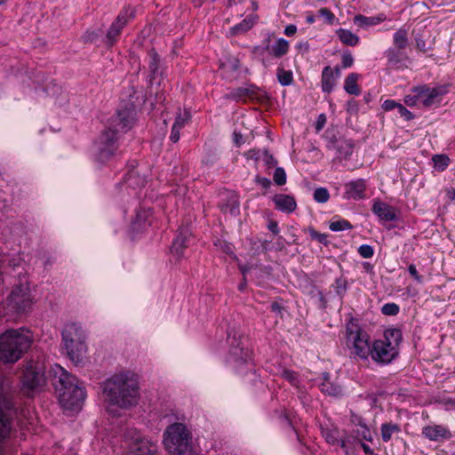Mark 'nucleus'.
I'll return each mask as SVG.
<instances>
[{"instance_id":"7","label":"nucleus","mask_w":455,"mask_h":455,"mask_svg":"<svg viewBox=\"0 0 455 455\" xmlns=\"http://www.w3.org/2000/svg\"><path fill=\"white\" fill-rule=\"evenodd\" d=\"M117 131L113 129L105 130L94 144L95 158L100 163L108 161L116 152Z\"/></svg>"},{"instance_id":"49","label":"nucleus","mask_w":455,"mask_h":455,"mask_svg":"<svg viewBox=\"0 0 455 455\" xmlns=\"http://www.w3.org/2000/svg\"><path fill=\"white\" fill-rule=\"evenodd\" d=\"M357 435L360 436L363 440L368 442H372L373 440L372 433L367 425L360 427V429L357 430Z\"/></svg>"},{"instance_id":"23","label":"nucleus","mask_w":455,"mask_h":455,"mask_svg":"<svg viewBox=\"0 0 455 455\" xmlns=\"http://www.w3.org/2000/svg\"><path fill=\"white\" fill-rule=\"evenodd\" d=\"M221 212H228L235 216L239 212V202L237 196L234 193H228L219 204Z\"/></svg>"},{"instance_id":"59","label":"nucleus","mask_w":455,"mask_h":455,"mask_svg":"<svg viewBox=\"0 0 455 455\" xmlns=\"http://www.w3.org/2000/svg\"><path fill=\"white\" fill-rule=\"evenodd\" d=\"M398 105V102L395 101L394 100H387L382 104V108L385 111H391L394 109H396Z\"/></svg>"},{"instance_id":"16","label":"nucleus","mask_w":455,"mask_h":455,"mask_svg":"<svg viewBox=\"0 0 455 455\" xmlns=\"http://www.w3.org/2000/svg\"><path fill=\"white\" fill-rule=\"evenodd\" d=\"M387 58V66L394 69H403L407 68L409 57L404 50L390 47L384 52Z\"/></svg>"},{"instance_id":"48","label":"nucleus","mask_w":455,"mask_h":455,"mask_svg":"<svg viewBox=\"0 0 455 455\" xmlns=\"http://www.w3.org/2000/svg\"><path fill=\"white\" fill-rule=\"evenodd\" d=\"M334 287H335V291H336L337 294L339 296L342 297L347 289V281L343 278H338L335 281Z\"/></svg>"},{"instance_id":"46","label":"nucleus","mask_w":455,"mask_h":455,"mask_svg":"<svg viewBox=\"0 0 455 455\" xmlns=\"http://www.w3.org/2000/svg\"><path fill=\"white\" fill-rule=\"evenodd\" d=\"M308 234L312 239L318 241L320 243H323L324 245L328 243V235L326 234L319 233L314 228H309Z\"/></svg>"},{"instance_id":"37","label":"nucleus","mask_w":455,"mask_h":455,"mask_svg":"<svg viewBox=\"0 0 455 455\" xmlns=\"http://www.w3.org/2000/svg\"><path fill=\"white\" fill-rule=\"evenodd\" d=\"M10 431V419L4 411L0 410V442L9 435Z\"/></svg>"},{"instance_id":"44","label":"nucleus","mask_w":455,"mask_h":455,"mask_svg":"<svg viewBox=\"0 0 455 455\" xmlns=\"http://www.w3.org/2000/svg\"><path fill=\"white\" fill-rule=\"evenodd\" d=\"M381 312L386 315H396L399 313V306L395 303H386L383 305Z\"/></svg>"},{"instance_id":"28","label":"nucleus","mask_w":455,"mask_h":455,"mask_svg":"<svg viewBox=\"0 0 455 455\" xmlns=\"http://www.w3.org/2000/svg\"><path fill=\"white\" fill-rule=\"evenodd\" d=\"M125 183L133 189L140 188L145 186L147 180L145 176H141L138 171L131 170L125 177Z\"/></svg>"},{"instance_id":"62","label":"nucleus","mask_w":455,"mask_h":455,"mask_svg":"<svg viewBox=\"0 0 455 455\" xmlns=\"http://www.w3.org/2000/svg\"><path fill=\"white\" fill-rule=\"evenodd\" d=\"M255 181L264 188H268L271 185L270 180L265 177L257 176Z\"/></svg>"},{"instance_id":"40","label":"nucleus","mask_w":455,"mask_h":455,"mask_svg":"<svg viewBox=\"0 0 455 455\" xmlns=\"http://www.w3.org/2000/svg\"><path fill=\"white\" fill-rule=\"evenodd\" d=\"M329 228L333 232H339L351 229L352 225L346 220H339L336 221H331L330 223Z\"/></svg>"},{"instance_id":"13","label":"nucleus","mask_w":455,"mask_h":455,"mask_svg":"<svg viewBox=\"0 0 455 455\" xmlns=\"http://www.w3.org/2000/svg\"><path fill=\"white\" fill-rule=\"evenodd\" d=\"M421 435L424 438L435 443H443L452 437V434L447 427L436 424L424 427Z\"/></svg>"},{"instance_id":"30","label":"nucleus","mask_w":455,"mask_h":455,"mask_svg":"<svg viewBox=\"0 0 455 455\" xmlns=\"http://www.w3.org/2000/svg\"><path fill=\"white\" fill-rule=\"evenodd\" d=\"M339 39L347 45L355 46L359 43V36L352 31L345 28H339L336 31Z\"/></svg>"},{"instance_id":"47","label":"nucleus","mask_w":455,"mask_h":455,"mask_svg":"<svg viewBox=\"0 0 455 455\" xmlns=\"http://www.w3.org/2000/svg\"><path fill=\"white\" fill-rule=\"evenodd\" d=\"M418 92H411V94L406 95L403 99L404 103L409 107H413L420 103V98Z\"/></svg>"},{"instance_id":"3","label":"nucleus","mask_w":455,"mask_h":455,"mask_svg":"<svg viewBox=\"0 0 455 455\" xmlns=\"http://www.w3.org/2000/svg\"><path fill=\"white\" fill-rule=\"evenodd\" d=\"M33 342L31 331L25 328L10 329L0 335V359L15 363L26 353Z\"/></svg>"},{"instance_id":"12","label":"nucleus","mask_w":455,"mask_h":455,"mask_svg":"<svg viewBox=\"0 0 455 455\" xmlns=\"http://www.w3.org/2000/svg\"><path fill=\"white\" fill-rule=\"evenodd\" d=\"M134 16V11L132 8H124L116 17V20L110 26L108 34H107V44L112 45L117 36L120 35V32L126 25L128 20Z\"/></svg>"},{"instance_id":"54","label":"nucleus","mask_w":455,"mask_h":455,"mask_svg":"<svg viewBox=\"0 0 455 455\" xmlns=\"http://www.w3.org/2000/svg\"><path fill=\"white\" fill-rule=\"evenodd\" d=\"M318 14H319V16L324 18L329 24H331L335 18L332 12L326 7H323V8L319 9Z\"/></svg>"},{"instance_id":"20","label":"nucleus","mask_w":455,"mask_h":455,"mask_svg":"<svg viewBox=\"0 0 455 455\" xmlns=\"http://www.w3.org/2000/svg\"><path fill=\"white\" fill-rule=\"evenodd\" d=\"M346 197L347 199L360 200L364 198V192L366 189L365 180L358 179L352 180L345 185Z\"/></svg>"},{"instance_id":"26","label":"nucleus","mask_w":455,"mask_h":455,"mask_svg":"<svg viewBox=\"0 0 455 455\" xmlns=\"http://www.w3.org/2000/svg\"><path fill=\"white\" fill-rule=\"evenodd\" d=\"M387 20L385 14L380 13L377 16H363V15H356L354 19V22L360 28H369L371 26L378 25Z\"/></svg>"},{"instance_id":"25","label":"nucleus","mask_w":455,"mask_h":455,"mask_svg":"<svg viewBox=\"0 0 455 455\" xmlns=\"http://www.w3.org/2000/svg\"><path fill=\"white\" fill-rule=\"evenodd\" d=\"M323 380L320 384V388L323 393L332 396H339L343 395L342 387L339 384L331 382L328 373H323Z\"/></svg>"},{"instance_id":"22","label":"nucleus","mask_w":455,"mask_h":455,"mask_svg":"<svg viewBox=\"0 0 455 455\" xmlns=\"http://www.w3.org/2000/svg\"><path fill=\"white\" fill-rule=\"evenodd\" d=\"M372 212L383 221H392L396 219L395 209L381 201L373 204Z\"/></svg>"},{"instance_id":"60","label":"nucleus","mask_w":455,"mask_h":455,"mask_svg":"<svg viewBox=\"0 0 455 455\" xmlns=\"http://www.w3.org/2000/svg\"><path fill=\"white\" fill-rule=\"evenodd\" d=\"M408 271L410 275L418 282L422 283V276L419 275L416 267L414 265H410L408 267Z\"/></svg>"},{"instance_id":"14","label":"nucleus","mask_w":455,"mask_h":455,"mask_svg":"<svg viewBox=\"0 0 455 455\" xmlns=\"http://www.w3.org/2000/svg\"><path fill=\"white\" fill-rule=\"evenodd\" d=\"M411 92H419L418 95L423 107H431L445 92L441 87H429L426 84L414 86Z\"/></svg>"},{"instance_id":"29","label":"nucleus","mask_w":455,"mask_h":455,"mask_svg":"<svg viewBox=\"0 0 455 455\" xmlns=\"http://www.w3.org/2000/svg\"><path fill=\"white\" fill-rule=\"evenodd\" d=\"M335 76L331 67H325L322 73V90L331 92L335 86Z\"/></svg>"},{"instance_id":"64","label":"nucleus","mask_w":455,"mask_h":455,"mask_svg":"<svg viewBox=\"0 0 455 455\" xmlns=\"http://www.w3.org/2000/svg\"><path fill=\"white\" fill-rule=\"evenodd\" d=\"M360 445L366 455H376L373 450L368 444L360 441Z\"/></svg>"},{"instance_id":"4","label":"nucleus","mask_w":455,"mask_h":455,"mask_svg":"<svg viewBox=\"0 0 455 455\" xmlns=\"http://www.w3.org/2000/svg\"><path fill=\"white\" fill-rule=\"evenodd\" d=\"M191 433L183 423L170 425L164 434V443L170 455H191Z\"/></svg>"},{"instance_id":"24","label":"nucleus","mask_w":455,"mask_h":455,"mask_svg":"<svg viewBox=\"0 0 455 455\" xmlns=\"http://www.w3.org/2000/svg\"><path fill=\"white\" fill-rule=\"evenodd\" d=\"M275 208L283 212H291L296 209V201L289 195H275L273 197Z\"/></svg>"},{"instance_id":"10","label":"nucleus","mask_w":455,"mask_h":455,"mask_svg":"<svg viewBox=\"0 0 455 455\" xmlns=\"http://www.w3.org/2000/svg\"><path fill=\"white\" fill-rule=\"evenodd\" d=\"M347 339L355 356L364 360L369 357L371 345L369 343V335L366 331L357 326L347 328Z\"/></svg>"},{"instance_id":"33","label":"nucleus","mask_w":455,"mask_h":455,"mask_svg":"<svg viewBox=\"0 0 455 455\" xmlns=\"http://www.w3.org/2000/svg\"><path fill=\"white\" fill-rule=\"evenodd\" d=\"M359 78V75L356 73H351L349 74L344 84V90L351 95L358 96L361 92L358 84L357 80Z\"/></svg>"},{"instance_id":"52","label":"nucleus","mask_w":455,"mask_h":455,"mask_svg":"<svg viewBox=\"0 0 455 455\" xmlns=\"http://www.w3.org/2000/svg\"><path fill=\"white\" fill-rule=\"evenodd\" d=\"M358 252L363 258L369 259L373 256L374 251H373L372 246H371L369 244H362L358 248Z\"/></svg>"},{"instance_id":"51","label":"nucleus","mask_w":455,"mask_h":455,"mask_svg":"<svg viewBox=\"0 0 455 455\" xmlns=\"http://www.w3.org/2000/svg\"><path fill=\"white\" fill-rule=\"evenodd\" d=\"M189 117H190V115L187 111H185L183 114L180 113L176 116L173 125H175L176 127H178L180 129H182L184 127L185 124L187 123V121L189 119Z\"/></svg>"},{"instance_id":"19","label":"nucleus","mask_w":455,"mask_h":455,"mask_svg":"<svg viewBox=\"0 0 455 455\" xmlns=\"http://www.w3.org/2000/svg\"><path fill=\"white\" fill-rule=\"evenodd\" d=\"M328 148L336 151L337 157L339 159H346L348 157L354 148L352 140L346 139H333L330 141Z\"/></svg>"},{"instance_id":"61","label":"nucleus","mask_w":455,"mask_h":455,"mask_svg":"<svg viewBox=\"0 0 455 455\" xmlns=\"http://www.w3.org/2000/svg\"><path fill=\"white\" fill-rule=\"evenodd\" d=\"M180 130L181 129L176 127L175 125H172V131H171V135H170V140L173 143L178 142V140H180Z\"/></svg>"},{"instance_id":"32","label":"nucleus","mask_w":455,"mask_h":455,"mask_svg":"<svg viewBox=\"0 0 455 455\" xmlns=\"http://www.w3.org/2000/svg\"><path fill=\"white\" fill-rule=\"evenodd\" d=\"M255 93V87H239L232 91L229 94V98L235 100H246L249 98H252Z\"/></svg>"},{"instance_id":"56","label":"nucleus","mask_w":455,"mask_h":455,"mask_svg":"<svg viewBox=\"0 0 455 455\" xmlns=\"http://www.w3.org/2000/svg\"><path fill=\"white\" fill-rule=\"evenodd\" d=\"M350 421L355 426H357V427H360L367 425L365 420H364V419L362 416H360L358 414H355L354 412H351Z\"/></svg>"},{"instance_id":"63","label":"nucleus","mask_w":455,"mask_h":455,"mask_svg":"<svg viewBox=\"0 0 455 455\" xmlns=\"http://www.w3.org/2000/svg\"><path fill=\"white\" fill-rule=\"evenodd\" d=\"M296 32H297V27L293 24L286 26V28L284 29V34L287 36H292L293 35H295Z\"/></svg>"},{"instance_id":"11","label":"nucleus","mask_w":455,"mask_h":455,"mask_svg":"<svg viewBox=\"0 0 455 455\" xmlns=\"http://www.w3.org/2000/svg\"><path fill=\"white\" fill-rule=\"evenodd\" d=\"M399 354L395 344L389 341L376 339L371 344V357L379 364H388L397 357Z\"/></svg>"},{"instance_id":"6","label":"nucleus","mask_w":455,"mask_h":455,"mask_svg":"<svg viewBox=\"0 0 455 455\" xmlns=\"http://www.w3.org/2000/svg\"><path fill=\"white\" fill-rule=\"evenodd\" d=\"M124 438L134 455H160L156 443L145 438L136 428H126Z\"/></svg>"},{"instance_id":"9","label":"nucleus","mask_w":455,"mask_h":455,"mask_svg":"<svg viewBox=\"0 0 455 455\" xmlns=\"http://www.w3.org/2000/svg\"><path fill=\"white\" fill-rule=\"evenodd\" d=\"M32 304L33 298L27 283L14 286L7 299V307L17 314L27 312Z\"/></svg>"},{"instance_id":"34","label":"nucleus","mask_w":455,"mask_h":455,"mask_svg":"<svg viewBox=\"0 0 455 455\" xmlns=\"http://www.w3.org/2000/svg\"><path fill=\"white\" fill-rule=\"evenodd\" d=\"M393 44L395 48H399L405 51L409 44L408 32L404 28H399L393 36Z\"/></svg>"},{"instance_id":"17","label":"nucleus","mask_w":455,"mask_h":455,"mask_svg":"<svg viewBox=\"0 0 455 455\" xmlns=\"http://www.w3.org/2000/svg\"><path fill=\"white\" fill-rule=\"evenodd\" d=\"M190 236L191 231L188 227L179 229L171 247V252L177 259H180L184 256V249L187 248Z\"/></svg>"},{"instance_id":"31","label":"nucleus","mask_w":455,"mask_h":455,"mask_svg":"<svg viewBox=\"0 0 455 455\" xmlns=\"http://www.w3.org/2000/svg\"><path fill=\"white\" fill-rule=\"evenodd\" d=\"M381 438L385 443L391 440L394 434H399L401 427L398 424L393 422L383 423L380 427Z\"/></svg>"},{"instance_id":"41","label":"nucleus","mask_w":455,"mask_h":455,"mask_svg":"<svg viewBox=\"0 0 455 455\" xmlns=\"http://www.w3.org/2000/svg\"><path fill=\"white\" fill-rule=\"evenodd\" d=\"M281 375L284 379L289 381L292 386L299 387V375L297 372H295L291 370L284 369L282 371Z\"/></svg>"},{"instance_id":"15","label":"nucleus","mask_w":455,"mask_h":455,"mask_svg":"<svg viewBox=\"0 0 455 455\" xmlns=\"http://www.w3.org/2000/svg\"><path fill=\"white\" fill-rule=\"evenodd\" d=\"M267 42V44L265 47L256 46L253 52L259 56H262L265 51H268L269 55L275 58H282L289 51V42L284 38L277 39L272 45L269 44V38Z\"/></svg>"},{"instance_id":"18","label":"nucleus","mask_w":455,"mask_h":455,"mask_svg":"<svg viewBox=\"0 0 455 455\" xmlns=\"http://www.w3.org/2000/svg\"><path fill=\"white\" fill-rule=\"evenodd\" d=\"M228 343L230 345V359L236 363H246L250 359V352L247 349H244L241 345V341L237 340L235 337H231L228 333Z\"/></svg>"},{"instance_id":"57","label":"nucleus","mask_w":455,"mask_h":455,"mask_svg":"<svg viewBox=\"0 0 455 455\" xmlns=\"http://www.w3.org/2000/svg\"><path fill=\"white\" fill-rule=\"evenodd\" d=\"M263 156H264L265 164L268 167H273L277 164L276 160L274 158V156L271 154H269V152L267 150L263 151Z\"/></svg>"},{"instance_id":"55","label":"nucleus","mask_w":455,"mask_h":455,"mask_svg":"<svg viewBox=\"0 0 455 455\" xmlns=\"http://www.w3.org/2000/svg\"><path fill=\"white\" fill-rule=\"evenodd\" d=\"M147 212H137V215H136V219L133 222V226L135 228H143L144 227V224L146 222V219H147Z\"/></svg>"},{"instance_id":"58","label":"nucleus","mask_w":455,"mask_h":455,"mask_svg":"<svg viewBox=\"0 0 455 455\" xmlns=\"http://www.w3.org/2000/svg\"><path fill=\"white\" fill-rule=\"evenodd\" d=\"M100 36V34L96 31H87L83 36V40L85 43H92L94 42L98 37Z\"/></svg>"},{"instance_id":"38","label":"nucleus","mask_w":455,"mask_h":455,"mask_svg":"<svg viewBox=\"0 0 455 455\" xmlns=\"http://www.w3.org/2000/svg\"><path fill=\"white\" fill-rule=\"evenodd\" d=\"M277 79H278V82L283 86H288V85L291 84V83L293 81L292 72L290 70H285L283 68H277Z\"/></svg>"},{"instance_id":"43","label":"nucleus","mask_w":455,"mask_h":455,"mask_svg":"<svg viewBox=\"0 0 455 455\" xmlns=\"http://www.w3.org/2000/svg\"><path fill=\"white\" fill-rule=\"evenodd\" d=\"M274 181L278 186H283L286 183V173L282 167H277L275 170Z\"/></svg>"},{"instance_id":"39","label":"nucleus","mask_w":455,"mask_h":455,"mask_svg":"<svg viewBox=\"0 0 455 455\" xmlns=\"http://www.w3.org/2000/svg\"><path fill=\"white\" fill-rule=\"evenodd\" d=\"M434 167L438 171H443L449 165L450 159L444 155H435L433 156Z\"/></svg>"},{"instance_id":"45","label":"nucleus","mask_w":455,"mask_h":455,"mask_svg":"<svg viewBox=\"0 0 455 455\" xmlns=\"http://www.w3.org/2000/svg\"><path fill=\"white\" fill-rule=\"evenodd\" d=\"M252 27V22L250 20H243L241 23L233 27L234 34H240L248 31Z\"/></svg>"},{"instance_id":"42","label":"nucleus","mask_w":455,"mask_h":455,"mask_svg":"<svg viewBox=\"0 0 455 455\" xmlns=\"http://www.w3.org/2000/svg\"><path fill=\"white\" fill-rule=\"evenodd\" d=\"M330 198V194L327 188H318L314 192V199L317 203H326Z\"/></svg>"},{"instance_id":"53","label":"nucleus","mask_w":455,"mask_h":455,"mask_svg":"<svg viewBox=\"0 0 455 455\" xmlns=\"http://www.w3.org/2000/svg\"><path fill=\"white\" fill-rule=\"evenodd\" d=\"M341 63L344 68H347L353 66L354 57L350 52H344L341 56Z\"/></svg>"},{"instance_id":"1","label":"nucleus","mask_w":455,"mask_h":455,"mask_svg":"<svg viewBox=\"0 0 455 455\" xmlns=\"http://www.w3.org/2000/svg\"><path fill=\"white\" fill-rule=\"evenodd\" d=\"M103 393L108 403L107 409L108 412H112L111 406L130 409L135 406L139 401L138 379L130 371L115 374L104 381Z\"/></svg>"},{"instance_id":"2","label":"nucleus","mask_w":455,"mask_h":455,"mask_svg":"<svg viewBox=\"0 0 455 455\" xmlns=\"http://www.w3.org/2000/svg\"><path fill=\"white\" fill-rule=\"evenodd\" d=\"M50 374L61 407L65 411H79L86 397L83 383L59 364L52 366Z\"/></svg>"},{"instance_id":"36","label":"nucleus","mask_w":455,"mask_h":455,"mask_svg":"<svg viewBox=\"0 0 455 455\" xmlns=\"http://www.w3.org/2000/svg\"><path fill=\"white\" fill-rule=\"evenodd\" d=\"M322 433L328 443L334 445L339 443L340 433L337 427L323 428Z\"/></svg>"},{"instance_id":"27","label":"nucleus","mask_w":455,"mask_h":455,"mask_svg":"<svg viewBox=\"0 0 455 455\" xmlns=\"http://www.w3.org/2000/svg\"><path fill=\"white\" fill-rule=\"evenodd\" d=\"M134 120L135 118L132 111L123 110L117 112V116L115 122L120 131L126 132L132 126Z\"/></svg>"},{"instance_id":"8","label":"nucleus","mask_w":455,"mask_h":455,"mask_svg":"<svg viewBox=\"0 0 455 455\" xmlns=\"http://www.w3.org/2000/svg\"><path fill=\"white\" fill-rule=\"evenodd\" d=\"M45 382L44 366L41 362L27 363L22 375L23 391L30 395L31 392L41 387Z\"/></svg>"},{"instance_id":"35","label":"nucleus","mask_w":455,"mask_h":455,"mask_svg":"<svg viewBox=\"0 0 455 455\" xmlns=\"http://www.w3.org/2000/svg\"><path fill=\"white\" fill-rule=\"evenodd\" d=\"M403 336L402 332L399 329L390 328L387 329L384 331L383 339H379L380 340L389 341L390 343L395 344V347L398 348L400 342L402 341Z\"/></svg>"},{"instance_id":"50","label":"nucleus","mask_w":455,"mask_h":455,"mask_svg":"<svg viewBox=\"0 0 455 455\" xmlns=\"http://www.w3.org/2000/svg\"><path fill=\"white\" fill-rule=\"evenodd\" d=\"M396 110L399 116L405 121H411L414 118V115L400 103H398Z\"/></svg>"},{"instance_id":"5","label":"nucleus","mask_w":455,"mask_h":455,"mask_svg":"<svg viewBox=\"0 0 455 455\" xmlns=\"http://www.w3.org/2000/svg\"><path fill=\"white\" fill-rule=\"evenodd\" d=\"M63 348L68 358L76 364L81 363L85 357L87 347L85 337L80 326L69 323L62 331Z\"/></svg>"},{"instance_id":"21","label":"nucleus","mask_w":455,"mask_h":455,"mask_svg":"<svg viewBox=\"0 0 455 455\" xmlns=\"http://www.w3.org/2000/svg\"><path fill=\"white\" fill-rule=\"evenodd\" d=\"M148 68L150 72V82L162 78L164 75V67L157 52L152 49L148 52Z\"/></svg>"}]
</instances>
